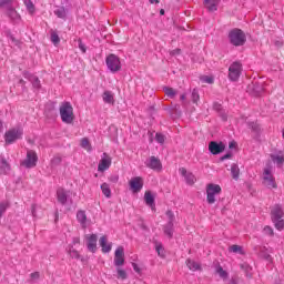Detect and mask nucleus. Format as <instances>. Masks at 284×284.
<instances>
[{"instance_id": "nucleus-1", "label": "nucleus", "mask_w": 284, "mask_h": 284, "mask_svg": "<svg viewBox=\"0 0 284 284\" xmlns=\"http://www.w3.org/2000/svg\"><path fill=\"white\" fill-rule=\"evenodd\" d=\"M229 41L231 45H235L239 48L241 45H245V41H247V37L243 30L235 28L229 32Z\"/></svg>"}, {"instance_id": "nucleus-2", "label": "nucleus", "mask_w": 284, "mask_h": 284, "mask_svg": "<svg viewBox=\"0 0 284 284\" xmlns=\"http://www.w3.org/2000/svg\"><path fill=\"white\" fill-rule=\"evenodd\" d=\"M60 116L63 123H72L74 121V108L70 102H62L60 105Z\"/></svg>"}, {"instance_id": "nucleus-3", "label": "nucleus", "mask_w": 284, "mask_h": 284, "mask_svg": "<svg viewBox=\"0 0 284 284\" xmlns=\"http://www.w3.org/2000/svg\"><path fill=\"white\" fill-rule=\"evenodd\" d=\"M283 216H284V212H283V209L281 207V205H275L273 207V210L271 211V217H272V221L276 227V230H283L284 229V220H283Z\"/></svg>"}, {"instance_id": "nucleus-4", "label": "nucleus", "mask_w": 284, "mask_h": 284, "mask_svg": "<svg viewBox=\"0 0 284 284\" xmlns=\"http://www.w3.org/2000/svg\"><path fill=\"white\" fill-rule=\"evenodd\" d=\"M106 68L110 72H121V59L114 53H111L105 59Z\"/></svg>"}, {"instance_id": "nucleus-5", "label": "nucleus", "mask_w": 284, "mask_h": 284, "mask_svg": "<svg viewBox=\"0 0 284 284\" xmlns=\"http://www.w3.org/2000/svg\"><path fill=\"white\" fill-rule=\"evenodd\" d=\"M23 136V130L21 129H10L4 134V141L8 145H12L16 141H19Z\"/></svg>"}, {"instance_id": "nucleus-6", "label": "nucleus", "mask_w": 284, "mask_h": 284, "mask_svg": "<svg viewBox=\"0 0 284 284\" xmlns=\"http://www.w3.org/2000/svg\"><path fill=\"white\" fill-rule=\"evenodd\" d=\"M37 161H39V156L37 155V151L28 150L27 158L21 162V165L27 168L28 170L32 168H37Z\"/></svg>"}, {"instance_id": "nucleus-7", "label": "nucleus", "mask_w": 284, "mask_h": 284, "mask_svg": "<svg viewBox=\"0 0 284 284\" xmlns=\"http://www.w3.org/2000/svg\"><path fill=\"white\" fill-rule=\"evenodd\" d=\"M221 192V185L219 184H209L206 186V201L209 203V205H213V203H216V194H219Z\"/></svg>"}, {"instance_id": "nucleus-8", "label": "nucleus", "mask_w": 284, "mask_h": 284, "mask_svg": "<svg viewBox=\"0 0 284 284\" xmlns=\"http://www.w3.org/2000/svg\"><path fill=\"white\" fill-rule=\"evenodd\" d=\"M242 65L240 62H233L229 68V79L230 81H239L241 78Z\"/></svg>"}, {"instance_id": "nucleus-9", "label": "nucleus", "mask_w": 284, "mask_h": 284, "mask_svg": "<svg viewBox=\"0 0 284 284\" xmlns=\"http://www.w3.org/2000/svg\"><path fill=\"white\" fill-rule=\"evenodd\" d=\"M113 263L115 267H123L125 265V248L123 246H119L115 250Z\"/></svg>"}, {"instance_id": "nucleus-10", "label": "nucleus", "mask_w": 284, "mask_h": 284, "mask_svg": "<svg viewBox=\"0 0 284 284\" xmlns=\"http://www.w3.org/2000/svg\"><path fill=\"white\" fill-rule=\"evenodd\" d=\"M263 185L268 190L276 189V181L274 180V176H272L270 169L264 170Z\"/></svg>"}, {"instance_id": "nucleus-11", "label": "nucleus", "mask_w": 284, "mask_h": 284, "mask_svg": "<svg viewBox=\"0 0 284 284\" xmlns=\"http://www.w3.org/2000/svg\"><path fill=\"white\" fill-rule=\"evenodd\" d=\"M209 152H211V154H214V155L225 152V143L211 141L209 143Z\"/></svg>"}, {"instance_id": "nucleus-12", "label": "nucleus", "mask_w": 284, "mask_h": 284, "mask_svg": "<svg viewBox=\"0 0 284 284\" xmlns=\"http://www.w3.org/2000/svg\"><path fill=\"white\" fill-rule=\"evenodd\" d=\"M146 168H150V170H155L156 172H160V170H163V164L161 163V160L156 156H151L149 160L145 161Z\"/></svg>"}, {"instance_id": "nucleus-13", "label": "nucleus", "mask_w": 284, "mask_h": 284, "mask_svg": "<svg viewBox=\"0 0 284 284\" xmlns=\"http://www.w3.org/2000/svg\"><path fill=\"white\" fill-rule=\"evenodd\" d=\"M130 190L134 192V194L139 193L141 190H143V178L141 176H135L131 179L129 182Z\"/></svg>"}, {"instance_id": "nucleus-14", "label": "nucleus", "mask_w": 284, "mask_h": 284, "mask_svg": "<svg viewBox=\"0 0 284 284\" xmlns=\"http://www.w3.org/2000/svg\"><path fill=\"white\" fill-rule=\"evenodd\" d=\"M111 165H112V158H110L108 153H103V158L100 160L98 165L99 172H105V170H110Z\"/></svg>"}, {"instance_id": "nucleus-15", "label": "nucleus", "mask_w": 284, "mask_h": 284, "mask_svg": "<svg viewBox=\"0 0 284 284\" xmlns=\"http://www.w3.org/2000/svg\"><path fill=\"white\" fill-rule=\"evenodd\" d=\"M97 241H98L97 234L87 235V247L89 252H92V254L97 252Z\"/></svg>"}, {"instance_id": "nucleus-16", "label": "nucleus", "mask_w": 284, "mask_h": 284, "mask_svg": "<svg viewBox=\"0 0 284 284\" xmlns=\"http://www.w3.org/2000/svg\"><path fill=\"white\" fill-rule=\"evenodd\" d=\"M180 174H182V176H184L187 185H194L196 178L194 176V174L187 172V170L185 168H180L179 169Z\"/></svg>"}, {"instance_id": "nucleus-17", "label": "nucleus", "mask_w": 284, "mask_h": 284, "mask_svg": "<svg viewBox=\"0 0 284 284\" xmlns=\"http://www.w3.org/2000/svg\"><path fill=\"white\" fill-rule=\"evenodd\" d=\"M255 252L258 253L261 258H264V261H267L268 263H272V255L267 253V247L265 246H255L254 247Z\"/></svg>"}, {"instance_id": "nucleus-18", "label": "nucleus", "mask_w": 284, "mask_h": 284, "mask_svg": "<svg viewBox=\"0 0 284 284\" xmlns=\"http://www.w3.org/2000/svg\"><path fill=\"white\" fill-rule=\"evenodd\" d=\"M77 221L80 223L82 230L88 227V215L85 214V211L80 210L77 212Z\"/></svg>"}, {"instance_id": "nucleus-19", "label": "nucleus", "mask_w": 284, "mask_h": 284, "mask_svg": "<svg viewBox=\"0 0 284 284\" xmlns=\"http://www.w3.org/2000/svg\"><path fill=\"white\" fill-rule=\"evenodd\" d=\"M12 168L10 166V163L4 156H0V173L1 174H10V171Z\"/></svg>"}, {"instance_id": "nucleus-20", "label": "nucleus", "mask_w": 284, "mask_h": 284, "mask_svg": "<svg viewBox=\"0 0 284 284\" xmlns=\"http://www.w3.org/2000/svg\"><path fill=\"white\" fill-rule=\"evenodd\" d=\"M100 246L102 247V252L103 254H108L110 252H112V243L108 244V236H102L99 240Z\"/></svg>"}, {"instance_id": "nucleus-21", "label": "nucleus", "mask_w": 284, "mask_h": 284, "mask_svg": "<svg viewBox=\"0 0 284 284\" xmlns=\"http://www.w3.org/2000/svg\"><path fill=\"white\" fill-rule=\"evenodd\" d=\"M68 194H70V192L65 191L64 189H58L57 197L61 205H65V203H68Z\"/></svg>"}, {"instance_id": "nucleus-22", "label": "nucleus", "mask_w": 284, "mask_h": 284, "mask_svg": "<svg viewBox=\"0 0 284 284\" xmlns=\"http://www.w3.org/2000/svg\"><path fill=\"white\" fill-rule=\"evenodd\" d=\"M221 0H204V6L209 12H216Z\"/></svg>"}, {"instance_id": "nucleus-23", "label": "nucleus", "mask_w": 284, "mask_h": 284, "mask_svg": "<svg viewBox=\"0 0 284 284\" xmlns=\"http://www.w3.org/2000/svg\"><path fill=\"white\" fill-rule=\"evenodd\" d=\"M248 90H252L255 97L263 94V85L258 82H252V84L248 85Z\"/></svg>"}, {"instance_id": "nucleus-24", "label": "nucleus", "mask_w": 284, "mask_h": 284, "mask_svg": "<svg viewBox=\"0 0 284 284\" xmlns=\"http://www.w3.org/2000/svg\"><path fill=\"white\" fill-rule=\"evenodd\" d=\"M162 230H163L165 236H168V239H173V236H174V223L166 222V224L163 225Z\"/></svg>"}, {"instance_id": "nucleus-25", "label": "nucleus", "mask_w": 284, "mask_h": 284, "mask_svg": "<svg viewBox=\"0 0 284 284\" xmlns=\"http://www.w3.org/2000/svg\"><path fill=\"white\" fill-rule=\"evenodd\" d=\"M7 14L9 19H11V21H19V19H21V16H19L17 10L14 9V4L12 7H9V9H7Z\"/></svg>"}, {"instance_id": "nucleus-26", "label": "nucleus", "mask_w": 284, "mask_h": 284, "mask_svg": "<svg viewBox=\"0 0 284 284\" xmlns=\"http://www.w3.org/2000/svg\"><path fill=\"white\" fill-rule=\"evenodd\" d=\"M186 266L192 272H197L199 270H201V264H199L197 262H195L194 260H191V258L186 260Z\"/></svg>"}, {"instance_id": "nucleus-27", "label": "nucleus", "mask_w": 284, "mask_h": 284, "mask_svg": "<svg viewBox=\"0 0 284 284\" xmlns=\"http://www.w3.org/2000/svg\"><path fill=\"white\" fill-rule=\"evenodd\" d=\"M144 201L149 207H154V195H152V192L146 191L144 194Z\"/></svg>"}, {"instance_id": "nucleus-28", "label": "nucleus", "mask_w": 284, "mask_h": 284, "mask_svg": "<svg viewBox=\"0 0 284 284\" xmlns=\"http://www.w3.org/2000/svg\"><path fill=\"white\" fill-rule=\"evenodd\" d=\"M50 34V39L53 45H59V43H61V38H59V33L54 29H51Z\"/></svg>"}, {"instance_id": "nucleus-29", "label": "nucleus", "mask_w": 284, "mask_h": 284, "mask_svg": "<svg viewBox=\"0 0 284 284\" xmlns=\"http://www.w3.org/2000/svg\"><path fill=\"white\" fill-rule=\"evenodd\" d=\"M231 174H232V179H234V181H239V176L241 174V169H239V164L231 165Z\"/></svg>"}, {"instance_id": "nucleus-30", "label": "nucleus", "mask_w": 284, "mask_h": 284, "mask_svg": "<svg viewBox=\"0 0 284 284\" xmlns=\"http://www.w3.org/2000/svg\"><path fill=\"white\" fill-rule=\"evenodd\" d=\"M101 190H102V193L104 194V196L106 199H111L112 197V190H110V184L108 183H102L101 184Z\"/></svg>"}, {"instance_id": "nucleus-31", "label": "nucleus", "mask_w": 284, "mask_h": 284, "mask_svg": "<svg viewBox=\"0 0 284 284\" xmlns=\"http://www.w3.org/2000/svg\"><path fill=\"white\" fill-rule=\"evenodd\" d=\"M102 99L104 103H114V95L112 94V91H104Z\"/></svg>"}, {"instance_id": "nucleus-32", "label": "nucleus", "mask_w": 284, "mask_h": 284, "mask_svg": "<svg viewBox=\"0 0 284 284\" xmlns=\"http://www.w3.org/2000/svg\"><path fill=\"white\" fill-rule=\"evenodd\" d=\"M215 272L219 274L220 278H227L229 274L227 271L223 270V266L221 264H216Z\"/></svg>"}, {"instance_id": "nucleus-33", "label": "nucleus", "mask_w": 284, "mask_h": 284, "mask_svg": "<svg viewBox=\"0 0 284 284\" xmlns=\"http://www.w3.org/2000/svg\"><path fill=\"white\" fill-rule=\"evenodd\" d=\"M155 252L158 253V256H160L161 258H165V248L163 247V244L156 242Z\"/></svg>"}, {"instance_id": "nucleus-34", "label": "nucleus", "mask_w": 284, "mask_h": 284, "mask_svg": "<svg viewBox=\"0 0 284 284\" xmlns=\"http://www.w3.org/2000/svg\"><path fill=\"white\" fill-rule=\"evenodd\" d=\"M163 92L169 99H174V97H176V90L173 88L164 87Z\"/></svg>"}, {"instance_id": "nucleus-35", "label": "nucleus", "mask_w": 284, "mask_h": 284, "mask_svg": "<svg viewBox=\"0 0 284 284\" xmlns=\"http://www.w3.org/2000/svg\"><path fill=\"white\" fill-rule=\"evenodd\" d=\"M116 278L121 280V281H125V278H128V272H125V270L121 268V266H116Z\"/></svg>"}, {"instance_id": "nucleus-36", "label": "nucleus", "mask_w": 284, "mask_h": 284, "mask_svg": "<svg viewBox=\"0 0 284 284\" xmlns=\"http://www.w3.org/2000/svg\"><path fill=\"white\" fill-rule=\"evenodd\" d=\"M54 14L59 19H65V17H67L65 7H59L58 9H55Z\"/></svg>"}, {"instance_id": "nucleus-37", "label": "nucleus", "mask_w": 284, "mask_h": 284, "mask_svg": "<svg viewBox=\"0 0 284 284\" xmlns=\"http://www.w3.org/2000/svg\"><path fill=\"white\" fill-rule=\"evenodd\" d=\"M241 270H243V272H245V274L248 278H252V266H250V264H247V263L241 264Z\"/></svg>"}, {"instance_id": "nucleus-38", "label": "nucleus", "mask_w": 284, "mask_h": 284, "mask_svg": "<svg viewBox=\"0 0 284 284\" xmlns=\"http://www.w3.org/2000/svg\"><path fill=\"white\" fill-rule=\"evenodd\" d=\"M13 6H14V0H0V8H4L6 10H8Z\"/></svg>"}, {"instance_id": "nucleus-39", "label": "nucleus", "mask_w": 284, "mask_h": 284, "mask_svg": "<svg viewBox=\"0 0 284 284\" xmlns=\"http://www.w3.org/2000/svg\"><path fill=\"white\" fill-rule=\"evenodd\" d=\"M30 82L32 83L33 88H36V90L41 88V80H39L37 75H31Z\"/></svg>"}, {"instance_id": "nucleus-40", "label": "nucleus", "mask_w": 284, "mask_h": 284, "mask_svg": "<svg viewBox=\"0 0 284 284\" xmlns=\"http://www.w3.org/2000/svg\"><path fill=\"white\" fill-rule=\"evenodd\" d=\"M28 12H30V14H33L34 12V3H32V0H22Z\"/></svg>"}, {"instance_id": "nucleus-41", "label": "nucleus", "mask_w": 284, "mask_h": 284, "mask_svg": "<svg viewBox=\"0 0 284 284\" xmlns=\"http://www.w3.org/2000/svg\"><path fill=\"white\" fill-rule=\"evenodd\" d=\"M229 252H233L234 254H243V247L234 244L229 247Z\"/></svg>"}, {"instance_id": "nucleus-42", "label": "nucleus", "mask_w": 284, "mask_h": 284, "mask_svg": "<svg viewBox=\"0 0 284 284\" xmlns=\"http://www.w3.org/2000/svg\"><path fill=\"white\" fill-rule=\"evenodd\" d=\"M10 207V203L8 202H1L0 203V219L6 214V210Z\"/></svg>"}, {"instance_id": "nucleus-43", "label": "nucleus", "mask_w": 284, "mask_h": 284, "mask_svg": "<svg viewBox=\"0 0 284 284\" xmlns=\"http://www.w3.org/2000/svg\"><path fill=\"white\" fill-rule=\"evenodd\" d=\"M69 256H71V258H81V255L79 254V251L74 250V247H70L69 248Z\"/></svg>"}, {"instance_id": "nucleus-44", "label": "nucleus", "mask_w": 284, "mask_h": 284, "mask_svg": "<svg viewBox=\"0 0 284 284\" xmlns=\"http://www.w3.org/2000/svg\"><path fill=\"white\" fill-rule=\"evenodd\" d=\"M62 161L63 159L61 158V155H54L53 159L51 160V165L57 168V165H61Z\"/></svg>"}, {"instance_id": "nucleus-45", "label": "nucleus", "mask_w": 284, "mask_h": 284, "mask_svg": "<svg viewBox=\"0 0 284 284\" xmlns=\"http://www.w3.org/2000/svg\"><path fill=\"white\" fill-rule=\"evenodd\" d=\"M191 99H192L193 103H199V100L201 99V97L199 95L197 89H193Z\"/></svg>"}, {"instance_id": "nucleus-46", "label": "nucleus", "mask_w": 284, "mask_h": 284, "mask_svg": "<svg viewBox=\"0 0 284 284\" xmlns=\"http://www.w3.org/2000/svg\"><path fill=\"white\" fill-rule=\"evenodd\" d=\"M272 161L274 163H277V165H283L284 163V158L282 155H273Z\"/></svg>"}, {"instance_id": "nucleus-47", "label": "nucleus", "mask_w": 284, "mask_h": 284, "mask_svg": "<svg viewBox=\"0 0 284 284\" xmlns=\"http://www.w3.org/2000/svg\"><path fill=\"white\" fill-rule=\"evenodd\" d=\"M155 141L156 143H160L161 145H163L165 143V135H163L162 133H156Z\"/></svg>"}, {"instance_id": "nucleus-48", "label": "nucleus", "mask_w": 284, "mask_h": 284, "mask_svg": "<svg viewBox=\"0 0 284 284\" xmlns=\"http://www.w3.org/2000/svg\"><path fill=\"white\" fill-rule=\"evenodd\" d=\"M166 216L169 219L168 223H174L175 221V216H174V212H172L171 210L166 211Z\"/></svg>"}, {"instance_id": "nucleus-49", "label": "nucleus", "mask_w": 284, "mask_h": 284, "mask_svg": "<svg viewBox=\"0 0 284 284\" xmlns=\"http://www.w3.org/2000/svg\"><path fill=\"white\" fill-rule=\"evenodd\" d=\"M248 128H251L253 132H260L261 130V126H258L255 122H250Z\"/></svg>"}, {"instance_id": "nucleus-50", "label": "nucleus", "mask_w": 284, "mask_h": 284, "mask_svg": "<svg viewBox=\"0 0 284 284\" xmlns=\"http://www.w3.org/2000/svg\"><path fill=\"white\" fill-rule=\"evenodd\" d=\"M202 81H203V83L212 84V83H214V78H212L210 75H204V77H202Z\"/></svg>"}, {"instance_id": "nucleus-51", "label": "nucleus", "mask_w": 284, "mask_h": 284, "mask_svg": "<svg viewBox=\"0 0 284 284\" xmlns=\"http://www.w3.org/2000/svg\"><path fill=\"white\" fill-rule=\"evenodd\" d=\"M81 148H84L85 150L90 148V140H88V138L81 140Z\"/></svg>"}, {"instance_id": "nucleus-52", "label": "nucleus", "mask_w": 284, "mask_h": 284, "mask_svg": "<svg viewBox=\"0 0 284 284\" xmlns=\"http://www.w3.org/2000/svg\"><path fill=\"white\" fill-rule=\"evenodd\" d=\"M264 232L268 234V236H274V230L271 226H265Z\"/></svg>"}, {"instance_id": "nucleus-53", "label": "nucleus", "mask_w": 284, "mask_h": 284, "mask_svg": "<svg viewBox=\"0 0 284 284\" xmlns=\"http://www.w3.org/2000/svg\"><path fill=\"white\" fill-rule=\"evenodd\" d=\"M45 112H54V103H50L45 106Z\"/></svg>"}, {"instance_id": "nucleus-54", "label": "nucleus", "mask_w": 284, "mask_h": 284, "mask_svg": "<svg viewBox=\"0 0 284 284\" xmlns=\"http://www.w3.org/2000/svg\"><path fill=\"white\" fill-rule=\"evenodd\" d=\"M170 54H171V57H176V55H179V54H181V49H174V50H172V51H170Z\"/></svg>"}, {"instance_id": "nucleus-55", "label": "nucleus", "mask_w": 284, "mask_h": 284, "mask_svg": "<svg viewBox=\"0 0 284 284\" xmlns=\"http://www.w3.org/2000/svg\"><path fill=\"white\" fill-rule=\"evenodd\" d=\"M79 49L81 50V52H83V54H85L87 52L85 44H83L81 40H79Z\"/></svg>"}, {"instance_id": "nucleus-56", "label": "nucleus", "mask_w": 284, "mask_h": 284, "mask_svg": "<svg viewBox=\"0 0 284 284\" xmlns=\"http://www.w3.org/2000/svg\"><path fill=\"white\" fill-rule=\"evenodd\" d=\"M226 159H232V152H229L225 155L221 156L220 161H226Z\"/></svg>"}, {"instance_id": "nucleus-57", "label": "nucleus", "mask_w": 284, "mask_h": 284, "mask_svg": "<svg viewBox=\"0 0 284 284\" xmlns=\"http://www.w3.org/2000/svg\"><path fill=\"white\" fill-rule=\"evenodd\" d=\"M213 109H214L216 112H221L222 105L219 104V102H215V103L213 104Z\"/></svg>"}, {"instance_id": "nucleus-58", "label": "nucleus", "mask_w": 284, "mask_h": 284, "mask_svg": "<svg viewBox=\"0 0 284 284\" xmlns=\"http://www.w3.org/2000/svg\"><path fill=\"white\" fill-rule=\"evenodd\" d=\"M180 99H181V101H182V105H183L184 108H186V106H187V101H185V94H182V95L180 97Z\"/></svg>"}, {"instance_id": "nucleus-59", "label": "nucleus", "mask_w": 284, "mask_h": 284, "mask_svg": "<svg viewBox=\"0 0 284 284\" xmlns=\"http://www.w3.org/2000/svg\"><path fill=\"white\" fill-rule=\"evenodd\" d=\"M132 267H133L134 272H136L138 274H139V272H141V268L139 267V264L132 263Z\"/></svg>"}, {"instance_id": "nucleus-60", "label": "nucleus", "mask_w": 284, "mask_h": 284, "mask_svg": "<svg viewBox=\"0 0 284 284\" xmlns=\"http://www.w3.org/2000/svg\"><path fill=\"white\" fill-rule=\"evenodd\" d=\"M236 145H237L236 142L232 141V142H230L229 148H230V150H234L236 148Z\"/></svg>"}, {"instance_id": "nucleus-61", "label": "nucleus", "mask_w": 284, "mask_h": 284, "mask_svg": "<svg viewBox=\"0 0 284 284\" xmlns=\"http://www.w3.org/2000/svg\"><path fill=\"white\" fill-rule=\"evenodd\" d=\"M110 180L112 183H118L119 182V175L111 176Z\"/></svg>"}, {"instance_id": "nucleus-62", "label": "nucleus", "mask_w": 284, "mask_h": 284, "mask_svg": "<svg viewBox=\"0 0 284 284\" xmlns=\"http://www.w3.org/2000/svg\"><path fill=\"white\" fill-rule=\"evenodd\" d=\"M229 284H239V278L232 277Z\"/></svg>"}, {"instance_id": "nucleus-63", "label": "nucleus", "mask_w": 284, "mask_h": 284, "mask_svg": "<svg viewBox=\"0 0 284 284\" xmlns=\"http://www.w3.org/2000/svg\"><path fill=\"white\" fill-rule=\"evenodd\" d=\"M40 274L39 272L31 273V278L37 280L39 278Z\"/></svg>"}, {"instance_id": "nucleus-64", "label": "nucleus", "mask_w": 284, "mask_h": 284, "mask_svg": "<svg viewBox=\"0 0 284 284\" xmlns=\"http://www.w3.org/2000/svg\"><path fill=\"white\" fill-rule=\"evenodd\" d=\"M10 39L14 45H19V40L14 39V36H10Z\"/></svg>"}]
</instances>
